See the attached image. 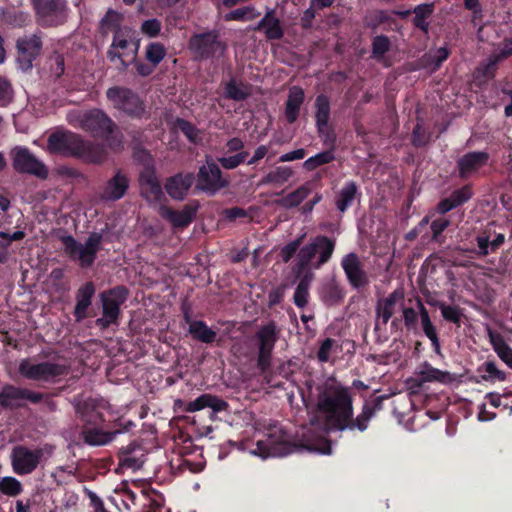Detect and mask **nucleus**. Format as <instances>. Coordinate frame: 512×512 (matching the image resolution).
<instances>
[{"label": "nucleus", "instance_id": "nucleus-1", "mask_svg": "<svg viewBox=\"0 0 512 512\" xmlns=\"http://www.w3.org/2000/svg\"><path fill=\"white\" fill-rule=\"evenodd\" d=\"M320 428L317 416L311 417L310 425L302 429L301 439L292 443L282 426L270 424L265 433V439L256 442V448L251 453L261 458L285 456L295 451L317 452L320 450Z\"/></svg>", "mask_w": 512, "mask_h": 512}, {"label": "nucleus", "instance_id": "nucleus-2", "mask_svg": "<svg viewBox=\"0 0 512 512\" xmlns=\"http://www.w3.org/2000/svg\"><path fill=\"white\" fill-rule=\"evenodd\" d=\"M18 373L25 379L38 382H52L68 373V366L62 362L43 361L34 358L22 359Z\"/></svg>", "mask_w": 512, "mask_h": 512}, {"label": "nucleus", "instance_id": "nucleus-3", "mask_svg": "<svg viewBox=\"0 0 512 512\" xmlns=\"http://www.w3.org/2000/svg\"><path fill=\"white\" fill-rule=\"evenodd\" d=\"M66 120L70 125L80 128L96 135L105 136L112 132L114 123L101 110L72 109L68 111Z\"/></svg>", "mask_w": 512, "mask_h": 512}, {"label": "nucleus", "instance_id": "nucleus-4", "mask_svg": "<svg viewBox=\"0 0 512 512\" xmlns=\"http://www.w3.org/2000/svg\"><path fill=\"white\" fill-rule=\"evenodd\" d=\"M64 252L72 260L79 262L82 267H89L93 264L96 254L100 249L102 236L92 233L84 243L78 242L70 235L60 237Z\"/></svg>", "mask_w": 512, "mask_h": 512}, {"label": "nucleus", "instance_id": "nucleus-5", "mask_svg": "<svg viewBox=\"0 0 512 512\" xmlns=\"http://www.w3.org/2000/svg\"><path fill=\"white\" fill-rule=\"evenodd\" d=\"M139 50V40L134 32L128 28L116 31L111 47L108 51L109 59L119 60L124 67L134 62Z\"/></svg>", "mask_w": 512, "mask_h": 512}, {"label": "nucleus", "instance_id": "nucleus-6", "mask_svg": "<svg viewBox=\"0 0 512 512\" xmlns=\"http://www.w3.org/2000/svg\"><path fill=\"white\" fill-rule=\"evenodd\" d=\"M353 406V399L348 387L343 386L334 377H328L322 383V415L331 410Z\"/></svg>", "mask_w": 512, "mask_h": 512}, {"label": "nucleus", "instance_id": "nucleus-7", "mask_svg": "<svg viewBox=\"0 0 512 512\" xmlns=\"http://www.w3.org/2000/svg\"><path fill=\"white\" fill-rule=\"evenodd\" d=\"M83 138L71 131L57 130L51 133L47 139V151L65 157H76L81 155Z\"/></svg>", "mask_w": 512, "mask_h": 512}, {"label": "nucleus", "instance_id": "nucleus-8", "mask_svg": "<svg viewBox=\"0 0 512 512\" xmlns=\"http://www.w3.org/2000/svg\"><path fill=\"white\" fill-rule=\"evenodd\" d=\"M13 168L20 172L36 176L40 179L48 177V168L28 148L16 146L11 152Z\"/></svg>", "mask_w": 512, "mask_h": 512}, {"label": "nucleus", "instance_id": "nucleus-9", "mask_svg": "<svg viewBox=\"0 0 512 512\" xmlns=\"http://www.w3.org/2000/svg\"><path fill=\"white\" fill-rule=\"evenodd\" d=\"M141 156L144 161L139 177L141 195L149 203H158L164 197V193L152 165V158L145 151L141 152Z\"/></svg>", "mask_w": 512, "mask_h": 512}, {"label": "nucleus", "instance_id": "nucleus-10", "mask_svg": "<svg viewBox=\"0 0 512 512\" xmlns=\"http://www.w3.org/2000/svg\"><path fill=\"white\" fill-rule=\"evenodd\" d=\"M127 298V290L124 287H115L109 291L100 294L102 302L103 315L96 320V324L101 328H107L116 322L120 306Z\"/></svg>", "mask_w": 512, "mask_h": 512}, {"label": "nucleus", "instance_id": "nucleus-11", "mask_svg": "<svg viewBox=\"0 0 512 512\" xmlns=\"http://www.w3.org/2000/svg\"><path fill=\"white\" fill-rule=\"evenodd\" d=\"M228 185L229 180L222 176L220 168L212 159H207L206 163L199 168L196 184L197 189L208 195H215L219 190Z\"/></svg>", "mask_w": 512, "mask_h": 512}, {"label": "nucleus", "instance_id": "nucleus-12", "mask_svg": "<svg viewBox=\"0 0 512 512\" xmlns=\"http://www.w3.org/2000/svg\"><path fill=\"white\" fill-rule=\"evenodd\" d=\"M44 455L42 448L31 449L24 445H17L11 451V465L18 475L32 473L39 465Z\"/></svg>", "mask_w": 512, "mask_h": 512}, {"label": "nucleus", "instance_id": "nucleus-13", "mask_svg": "<svg viewBox=\"0 0 512 512\" xmlns=\"http://www.w3.org/2000/svg\"><path fill=\"white\" fill-rule=\"evenodd\" d=\"M106 96L116 109L128 115L140 116L144 113L143 102L130 89L112 87L107 90Z\"/></svg>", "mask_w": 512, "mask_h": 512}, {"label": "nucleus", "instance_id": "nucleus-14", "mask_svg": "<svg viewBox=\"0 0 512 512\" xmlns=\"http://www.w3.org/2000/svg\"><path fill=\"white\" fill-rule=\"evenodd\" d=\"M189 47L199 58H210L223 54L225 45L219 41L215 31L201 33L191 37Z\"/></svg>", "mask_w": 512, "mask_h": 512}, {"label": "nucleus", "instance_id": "nucleus-15", "mask_svg": "<svg viewBox=\"0 0 512 512\" xmlns=\"http://www.w3.org/2000/svg\"><path fill=\"white\" fill-rule=\"evenodd\" d=\"M329 101L322 95V165L336 160L334 150L336 147V134L332 127L328 125L329 120Z\"/></svg>", "mask_w": 512, "mask_h": 512}, {"label": "nucleus", "instance_id": "nucleus-16", "mask_svg": "<svg viewBox=\"0 0 512 512\" xmlns=\"http://www.w3.org/2000/svg\"><path fill=\"white\" fill-rule=\"evenodd\" d=\"M490 159L487 151H470L462 155L456 161L458 176L462 180L470 178L482 167L486 166Z\"/></svg>", "mask_w": 512, "mask_h": 512}, {"label": "nucleus", "instance_id": "nucleus-17", "mask_svg": "<svg viewBox=\"0 0 512 512\" xmlns=\"http://www.w3.org/2000/svg\"><path fill=\"white\" fill-rule=\"evenodd\" d=\"M353 415V406L342 408V410L335 409L324 412V415H322V433L330 434L348 430Z\"/></svg>", "mask_w": 512, "mask_h": 512}, {"label": "nucleus", "instance_id": "nucleus-18", "mask_svg": "<svg viewBox=\"0 0 512 512\" xmlns=\"http://www.w3.org/2000/svg\"><path fill=\"white\" fill-rule=\"evenodd\" d=\"M38 15L48 25H57L66 17L64 0H32Z\"/></svg>", "mask_w": 512, "mask_h": 512}, {"label": "nucleus", "instance_id": "nucleus-19", "mask_svg": "<svg viewBox=\"0 0 512 512\" xmlns=\"http://www.w3.org/2000/svg\"><path fill=\"white\" fill-rule=\"evenodd\" d=\"M129 184L128 176L121 170H118L102 186L99 192V198L107 202L120 200L126 194Z\"/></svg>", "mask_w": 512, "mask_h": 512}, {"label": "nucleus", "instance_id": "nucleus-20", "mask_svg": "<svg viewBox=\"0 0 512 512\" xmlns=\"http://www.w3.org/2000/svg\"><path fill=\"white\" fill-rule=\"evenodd\" d=\"M404 293L401 290H395L387 297L379 299L376 304V324L375 329L380 326H386L396 311L398 304L403 306Z\"/></svg>", "mask_w": 512, "mask_h": 512}, {"label": "nucleus", "instance_id": "nucleus-21", "mask_svg": "<svg viewBox=\"0 0 512 512\" xmlns=\"http://www.w3.org/2000/svg\"><path fill=\"white\" fill-rule=\"evenodd\" d=\"M475 247L469 251L478 259L485 258L490 254L496 253L505 243V235L502 233H494L491 239V232L485 230L475 237Z\"/></svg>", "mask_w": 512, "mask_h": 512}, {"label": "nucleus", "instance_id": "nucleus-22", "mask_svg": "<svg viewBox=\"0 0 512 512\" xmlns=\"http://www.w3.org/2000/svg\"><path fill=\"white\" fill-rule=\"evenodd\" d=\"M41 48L42 42L37 35L24 36L18 39V62L23 70L32 67V62L39 55Z\"/></svg>", "mask_w": 512, "mask_h": 512}, {"label": "nucleus", "instance_id": "nucleus-23", "mask_svg": "<svg viewBox=\"0 0 512 512\" xmlns=\"http://www.w3.org/2000/svg\"><path fill=\"white\" fill-rule=\"evenodd\" d=\"M341 266L353 288L359 289L368 285V277L356 253L351 252L345 255L341 261Z\"/></svg>", "mask_w": 512, "mask_h": 512}, {"label": "nucleus", "instance_id": "nucleus-24", "mask_svg": "<svg viewBox=\"0 0 512 512\" xmlns=\"http://www.w3.org/2000/svg\"><path fill=\"white\" fill-rule=\"evenodd\" d=\"M259 355L258 366L261 370H265L270 365L271 353L276 342V327L274 324H268L262 327L258 333Z\"/></svg>", "mask_w": 512, "mask_h": 512}, {"label": "nucleus", "instance_id": "nucleus-25", "mask_svg": "<svg viewBox=\"0 0 512 512\" xmlns=\"http://www.w3.org/2000/svg\"><path fill=\"white\" fill-rule=\"evenodd\" d=\"M415 375H419L424 384L440 383L448 385L455 381V376L452 373L435 368L428 361H424L416 367Z\"/></svg>", "mask_w": 512, "mask_h": 512}, {"label": "nucleus", "instance_id": "nucleus-26", "mask_svg": "<svg viewBox=\"0 0 512 512\" xmlns=\"http://www.w3.org/2000/svg\"><path fill=\"white\" fill-rule=\"evenodd\" d=\"M145 457V449L138 444L131 443L121 449L119 464L123 468L135 471L142 467Z\"/></svg>", "mask_w": 512, "mask_h": 512}, {"label": "nucleus", "instance_id": "nucleus-27", "mask_svg": "<svg viewBox=\"0 0 512 512\" xmlns=\"http://www.w3.org/2000/svg\"><path fill=\"white\" fill-rule=\"evenodd\" d=\"M193 181L194 176L192 173H179L167 180L165 189L173 199L182 200L192 186Z\"/></svg>", "mask_w": 512, "mask_h": 512}, {"label": "nucleus", "instance_id": "nucleus-28", "mask_svg": "<svg viewBox=\"0 0 512 512\" xmlns=\"http://www.w3.org/2000/svg\"><path fill=\"white\" fill-rule=\"evenodd\" d=\"M228 407L227 402L212 394H202L193 401L186 404L184 410L189 413L200 411L204 408H211L213 412H221Z\"/></svg>", "mask_w": 512, "mask_h": 512}, {"label": "nucleus", "instance_id": "nucleus-29", "mask_svg": "<svg viewBox=\"0 0 512 512\" xmlns=\"http://www.w3.org/2000/svg\"><path fill=\"white\" fill-rule=\"evenodd\" d=\"M197 206L187 205L180 211L160 207V215L169 220L174 227L188 226L196 215Z\"/></svg>", "mask_w": 512, "mask_h": 512}, {"label": "nucleus", "instance_id": "nucleus-30", "mask_svg": "<svg viewBox=\"0 0 512 512\" xmlns=\"http://www.w3.org/2000/svg\"><path fill=\"white\" fill-rule=\"evenodd\" d=\"M381 407V397H376L373 400V404L365 403L362 407L361 413H359L356 418H354V415L352 416L351 423L349 424L351 427H349L348 430H358L360 432H364L368 428L369 421L374 416L375 412L380 410Z\"/></svg>", "mask_w": 512, "mask_h": 512}, {"label": "nucleus", "instance_id": "nucleus-31", "mask_svg": "<svg viewBox=\"0 0 512 512\" xmlns=\"http://www.w3.org/2000/svg\"><path fill=\"white\" fill-rule=\"evenodd\" d=\"M487 333L494 352L502 362L512 369V348L507 344L504 337L499 332L488 327Z\"/></svg>", "mask_w": 512, "mask_h": 512}, {"label": "nucleus", "instance_id": "nucleus-32", "mask_svg": "<svg viewBox=\"0 0 512 512\" xmlns=\"http://www.w3.org/2000/svg\"><path fill=\"white\" fill-rule=\"evenodd\" d=\"M417 309L419 310V317L421 320V326L422 330L425 334V336L431 341L432 346L434 347L435 351L438 352L440 349V341L439 336L436 330V327L432 323L430 319L429 312L427 308L424 306L421 299H417L416 301Z\"/></svg>", "mask_w": 512, "mask_h": 512}, {"label": "nucleus", "instance_id": "nucleus-33", "mask_svg": "<svg viewBox=\"0 0 512 512\" xmlns=\"http://www.w3.org/2000/svg\"><path fill=\"white\" fill-rule=\"evenodd\" d=\"M95 293V287L91 282L84 284L77 292V303L75 306V318L81 321L86 317V312L91 305V299Z\"/></svg>", "mask_w": 512, "mask_h": 512}, {"label": "nucleus", "instance_id": "nucleus-34", "mask_svg": "<svg viewBox=\"0 0 512 512\" xmlns=\"http://www.w3.org/2000/svg\"><path fill=\"white\" fill-rule=\"evenodd\" d=\"M357 196H361L358 186L354 181H348L335 197V205L337 209L344 213L354 202Z\"/></svg>", "mask_w": 512, "mask_h": 512}, {"label": "nucleus", "instance_id": "nucleus-35", "mask_svg": "<svg viewBox=\"0 0 512 512\" xmlns=\"http://www.w3.org/2000/svg\"><path fill=\"white\" fill-rule=\"evenodd\" d=\"M477 372L482 380L490 383L504 382L507 379V373L498 367L495 359H487L478 366Z\"/></svg>", "mask_w": 512, "mask_h": 512}, {"label": "nucleus", "instance_id": "nucleus-36", "mask_svg": "<svg viewBox=\"0 0 512 512\" xmlns=\"http://www.w3.org/2000/svg\"><path fill=\"white\" fill-rule=\"evenodd\" d=\"M254 30L263 31L268 39H280L283 36V29L279 19L270 11L261 19V21L253 28Z\"/></svg>", "mask_w": 512, "mask_h": 512}, {"label": "nucleus", "instance_id": "nucleus-37", "mask_svg": "<svg viewBox=\"0 0 512 512\" xmlns=\"http://www.w3.org/2000/svg\"><path fill=\"white\" fill-rule=\"evenodd\" d=\"M303 99L304 93L300 88L290 89L285 108V118L289 123L297 119Z\"/></svg>", "mask_w": 512, "mask_h": 512}, {"label": "nucleus", "instance_id": "nucleus-38", "mask_svg": "<svg viewBox=\"0 0 512 512\" xmlns=\"http://www.w3.org/2000/svg\"><path fill=\"white\" fill-rule=\"evenodd\" d=\"M80 159L89 163H102L107 158V152L104 146L94 144L83 139V147H81Z\"/></svg>", "mask_w": 512, "mask_h": 512}, {"label": "nucleus", "instance_id": "nucleus-39", "mask_svg": "<svg viewBox=\"0 0 512 512\" xmlns=\"http://www.w3.org/2000/svg\"><path fill=\"white\" fill-rule=\"evenodd\" d=\"M434 12V4L433 3H423L414 7L412 13L415 14L412 22L415 28L421 30L424 33H428L429 31V22L428 19L432 16Z\"/></svg>", "mask_w": 512, "mask_h": 512}, {"label": "nucleus", "instance_id": "nucleus-40", "mask_svg": "<svg viewBox=\"0 0 512 512\" xmlns=\"http://www.w3.org/2000/svg\"><path fill=\"white\" fill-rule=\"evenodd\" d=\"M189 333L194 339L205 344L214 342L217 336V333L201 320H194L189 323Z\"/></svg>", "mask_w": 512, "mask_h": 512}, {"label": "nucleus", "instance_id": "nucleus-41", "mask_svg": "<svg viewBox=\"0 0 512 512\" xmlns=\"http://www.w3.org/2000/svg\"><path fill=\"white\" fill-rule=\"evenodd\" d=\"M0 405L3 408H18L23 406L22 388L7 385L0 392Z\"/></svg>", "mask_w": 512, "mask_h": 512}, {"label": "nucleus", "instance_id": "nucleus-42", "mask_svg": "<svg viewBox=\"0 0 512 512\" xmlns=\"http://www.w3.org/2000/svg\"><path fill=\"white\" fill-rule=\"evenodd\" d=\"M84 441L89 445L99 446L105 445L113 440L118 434L115 432H104L94 427L86 426L82 432Z\"/></svg>", "mask_w": 512, "mask_h": 512}, {"label": "nucleus", "instance_id": "nucleus-43", "mask_svg": "<svg viewBox=\"0 0 512 512\" xmlns=\"http://www.w3.org/2000/svg\"><path fill=\"white\" fill-rule=\"evenodd\" d=\"M396 21L391 13L386 10H375L365 18V26L372 31H377L381 25L391 26Z\"/></svg>", "mask_w": 512, "mask_h": 512}, {"label": "nucleus", "instance_id": "nucleus-44", "mask_svg": "<svg viewBox=\"0 0 512 512\" xmlns=\"http://www.w3.org/2000/svg\"><path fill=\"white\" fill-rule=\"evenodd\" d=\"M344 296V289L335 282H330L322 287V301L329 306L341 303Z\"/></svg>", "mask_w": 512, "mask_h": 512}, {"label": "nucleus", "instance_id": "nucleus-45", "mask_svg": "<svg viewBox=\"0 0 512 512\" xmlns=\"http://www.w3.org/2000/svg\"><path fill=\"white\" fill-rule=\"evenodd\" d=\"M293 176V170L287 166H278L262 179V184L282 185Z\"/></svg>", "mask_w": 512, "mask_h": 512}, {"label": "nucleus", "instance_id": "nucleus-46", "mask_svg": "<svg viewBox=\"0 0 512 512\" xmlns=\"http://www.w3.org/2000/svg\"><path fill=\"white\" fill-rule=\"evenodd\" d=\"M25 237L23 231H16L12 234L0 231V263H5L9 258V247L12 241H19Z\"/></svg>", "mask_w": 512, "mask_h": 512}, {"label": "nucleus", "instance_id": "nucleus-47", "mask_svg": "<svg viewBox=\"0 0 512 512\" xmlns=\"http://www.w3.org/2000/svg\"><path fill=\"white\" fill-rule=\"evenodd\" d=\"M392 46L391 40L386 35H377L372 39V55L371 57L377 61H382Z\"/></svg>", "mask_w": 512, "mask_h": 512}, {"label": "nucleus", "instance_id": "nucleus-48", "mask_svg": "<svg viewBox=\"0 0 512 512\" xmlns=\"http://www.w3.org/2000/svg\"><path fill=\"white\" fill-rule=\"evenodd\" d=\"M250 94V89L247 85L238 83L235 80H231L226 84L225 96L235 101H242Z\"/></svg>", "mask_w": 512, "mask_h": 512}, {"label": "nucleus", "instance_id": "nucleus-49", "mask_svg": "<svg viewBox=\"0 0 512 512\" xmlns=\"http://www.w3.org/2000/svg\"><path fill=\"white\" fill-rule=\"evenodd\" d=\"M76 413L80 415L87 424H97L101 421V415L87 402L75 405Z\"/></svg>", "mask_w": 512, "mask_h": 512}, {"label": "nucleus", "instance_id": "nucleus-50", "mask_svg": "<svg viewBox=\"0 0 512 512\" xmlns=\"http://www.w3.org/2000/svg\"><path fill=\"white\" fill-rule=\"evenodd\" d=\"M312 190V185L307 183L301 186L296 191L288 194L284 199L283 203L287 207H294L299 205L307 196L310 194Z\"/></svg>", "mask_w": 512, "mask_h": 512}, {"label": "nucleus", "instance_id": "nucleus-51", "mask_svg": "<svg viewBox=\"0 0 512 512\" xmlns=\"http://www.w3.org/2000/svg\"><path fill=\"white\" fill-rule=\"evenodd\" d=\"M145 55L149 63L157 66L164 59L166 50L162 44L153 42L146 47Z\"/></svg>", "mask_w": 512, "mask_h": 512}, {"label": "nucleus", "instance_id": "nucleus-52", "mask_svg": "<svg viewBox=\"0 0 512 512\" xmlns=\"http://www.w3.org/2000/svg\"><path fill=\"white\" fill-rule=\"evenodd\" d=\"M450 224V220L444 217L434 219L430 224V229L432 232V241L443 243L445 238L443 237L442 234L450 226Z\"/></svg>", "mask_w": 512, "mask_h": 512}, {"label": "nucleus", "instance_id": "nucleus-53", "mask_svg": "<svg viewBox=\"0 0 512 512\" xmlns=\"http://www.w3.org/2000/svg\"><path fill=\"white\" fill-rule=\"evenodd\" d=\"M22 484L14 477H3L0 479V491L8 496H17L22 492Z\"/></svg>", "mask_w": 512, "mask_h": 512}, {"label": "nucleus", "instance_id": "nucleus-54", "mask_svg": "<svg viewBox=\"0 0 512 512\" xmlns=\"http://www.w3.org/2000/svg\"><path fill=\"white\" fill-rule=\"evenodd\" d=\"M473 196V190L471 184H466L459 189L454 190L449 198L454 203L455 207L458 208L468 202Z\"/></svg>", "mask_w": 512, "mask_h": 512}, {"label": "nucleus", "instance_id": "nucleus-55", "mask_svg": "<svg viewBox=\"0 0 512 512\" xmlns=\"http://www.w3.org/2000/svg\"><path fill=\"white\" fill-rule=\"evenodd\" d=\"M438 307L446 321L460 325L462 313L459 307L447 305L445 303H440Z\"/></svg>", "mask_w": 512, "mask_h": 512}, {"label": "nucleus", "instance_id": "nucleus-56", "mask_svg": "<svg viewBox=\"0 0 512 512\" xmlns=\"http://www.w3.org/2000/svg\"><path fill=\"white\" fill-rule=\"evenodd\" d=\"M429 140L430 134L419 123H417L412 131L411 144L415 148H422L428 144Z\"/></svg>", "mask_w": 512, "mask_h": 512}, {"label": "nucleus", "instance_id": "nucleus-57", "mask_svg": "<svg viewBox=\"0 0 512 512\" xmlns=\"http://www.w3.org/2000/svg\"><path fill=\"white\" fill-rule=\"evenodd\" d=\"M259 12H255L252 7H242L231 11L226 15L228 20H252L259 16Z\"/></svg>", "mask_w": 512, "mask_h": 512}, {"label": "nucleus", "instance_id": "nucleus-58", "mask_svg": "<svg viewBox=\"0 0 512 512\" xmlns=\"http://www.w3.org/2000/svg\"><path fill=\"white\" fill-rule=\"evenodd\" d=\"M400 307L402 308L403 320H404L405 327L408 330L416 329L417 323H418L419 311L417 312L412 307H404V305L400 306Z\"/></svg>", "mask_w": 512, "mask_h": 512}, {"label": "nucleus", "instance_id": "nucleus-59", "mask_svg": "<svg viewBox=\"0 0 512 512\" xmlns=\"http://www.w3.org/2000/svg\"><path fill=\"white\" fill-rule=\"evenodd\" d=\"M13 99V89L10 82L0 76V105H7Z\"/></svg>", "mask_w": 512, "mask_h": 512}, {"label": "nucleus", "instance_id": "nucleus-60", "mask_svg": "<svg viewBox=\"0 0 512 512\" xmlns=\"http://www.w3.org/2000/svg\"><path fill=\"white\" fill-rule=\"evenodd\" d=\"M247 157L246 152L239 153L237 155L229 156V157H221L218 159L220 164L226 169H234L239 164L243 163Z\"/></svg>", "mask_w": 512, "mask_h": 512}, {"label": "nucleus", "instance_id": "nucleus-61", "mask_svg": "<svg viewBox=\"0 0 512 512\" xmlns=\"http://www.w3.org/2000/svg\"><path fill=\"white\" fill-rule=\"evenodd\" d=\"M121 21V15L115 11H108L102 19L101 24L105 30H114Z\"/></svg>", "mask_w": 512, "mask_h": 512}, {"label": "nucleus", "instance_id": "nucleus-62", "mask_svg": "<svg viewBox=\"0 0 512 512\" xmlns=\"http://www.w3.org/2000/svg\"><path fill=\"white\" fill-rule=\"evenodd\" d=\"M308 287L304 280H302L295 291L294 302L298 307H303L307 304Z\"/></svg>", "mask_w": 512, "mask_h": 512}, {"label": "nucleus", "instance_id": "nucleus-63", "mask_svg": "<svg viewBox=\"0 0 512 512\" xmlns=\"http://www.w3.org/2000/svg\"><path fill=\"white\" fill-rule=\"evenodd\" d=\"M334 247H335V242L326 237V236H322V239H321V261H322V264L326 263L333 251H334Z\"/></svg>", "mask_w": 512, "mask_h": 512}, {"label": "nucleus", "instance_id": "nucleus-64", "mask_svg": "<svg viewBox=\"0 0 512 512\" xmlns=\"http://www.w3.org/2000/svg\"><path fill=\"white\" fill-rule=\"evenodd\" d=\"M178 128L187 136L191 142H197L199 131L189 122L185 120L178 121Z\"/></svg>", "mask_w": 512, "mask_h": 512}]
</instances>
